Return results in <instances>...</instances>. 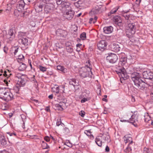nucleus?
Returning a JSON list of instances; mask_svg holds the SVG:
<instances>
[{"label":"nucleus","instance_id":"nucleus-21","mask_svg":"<svg viewBox=\"0 0 153 153\" xmlns=\"http://www.w3.org/2000/svg\"><path fill=\"white\" fill-rule=\"evenodd\" d=\"M102 137L101 136L97 137L95 140V142L96 144L99 146H101L102 145Z\"/></svg>","mask_w":153,"mask_h":153},{"label":"nucleus","instance_id":"nucleus-42","mask_svg":"<svg viewBox=\"0 0 153 153\" xmlns=\"http://www.w3.org/2000/svg\"><path fill=\"white\" fill-rule=\"evenodd\" d=\"M62 103L60 102L59 104H56V108L59 110H63V108L61 105Z\"/></svg>","mask_w":153,"mask_h":153},{"label":"nucleus","instance_id":"nucleus-51","mask_svg":"<svg viewBox=\"0 0 153 153\" xmlns=\"http://www.w3.org/2000/svg\"><path fill=\"white\" fill-rule=\"evenodd\" d=\"M35 76L34 75H33V77H32L31 78V81L32 82H33L34 83H36L37 82H36V80L35 79Z\"/></svg>","mask_w":153,"mask_h":153},{"label":"nucleus","instance_id":"nucleus-49","mask_svg":"<svg viewBox=\"0 0 153 153\" xmlns=\"http://www.w3.org/2000/svg\"><path fill=\"white\" fill-rule=\"evenodd\" d=\"M131 114H129V113H128L127 114L124 115L123 118H124L125 119H127L129 118V117L131 116Z\"/></svg>","mask_w":153,"mask_h":153},{"label":"nucleus","instance_id":"nucleus-4","mask_svg":"<svg viewBox=\"0 0 153 153\" xmlns=\"http://www.w3.org/2000/svg\"><path fill=\"white\" fill-rule=\"evenodd\" d=\"M111 48L113 51L118 52L122 50L123 45L119 42L114 43L111 45Z\"/></svg>","mask_w":153,"mask_h":153},{"label":"nucleus","instance_id":"nucleus-41","mask_svg":"<svg viewBox=\"0 0 153 153\" xmlns=\"http://www.w3.org/2000/svg\"><path fill=\"white\" fill-rule=\"evenodd\" d=\"M26 33H23L22 32H20L18 34V38L19 39L23 38V37H24L25 36Z\"/></svg>","mask_w":153,"mask_h":153},{"label":"nucleus","instance_id":"nucleus-32","mask_svg":"<svg viewBox=\"0 0 153 153\" xmlns=\"http://www.w3.org/2000/svg\"><path fill=\"white\" fill-rule=\"evenodd\" d=\"M24 60V57L23 55L21 54L19 55L17 58V61L18 62L22 63Z\"/></svg>","mask_w":153,"mask_h":153},{"label":"nucleus","instance_id":"nucleus-46","mask_svg":"<svg viewBox=\"0 0 153 153\" xmlns=\"http://www.w3.org/2000/svg\"><path fill=\"white\" fill-rule=\"evenodd\" d=\"M80 38L82 40H84L86 38V33L85 32L82 33L80 36Z\"/></svg>","mask_w":153,"mask_h":153},{"label":"nucleus","instance_id":"nucleus-57","mask_svg":"<svg viewBox=\"0 0 153 153\" xmlns=\"http://www.w3.org/2000/svg\"><path fill=\"white\" fill-rule=\"evenodd\" d=\"M52 0H42V2L43 3H47L48 2H50Z\"/></svg>","mask_w":153,"mask_h":153},{"label":"nucleus","instance_id":"nucleus-45","mask_svg":"<svg viewBox=\"0 0 153 153\" xmlns=\"http://www.w3.org/2000/svg\"><path fill=\"white\" fill-rule=\"evenodd\" d=\"M39 68L40 69V70L42 72H44L46 71V68L42 66L39 65Z\"/></svg>","mask_w":153,"mask_h":153},{"label":"nucleus","instance_id":"nucleus-18","mask_svg":"<svg viewBox=\"0 0 153 153\" xmlns=\"http://www.w3.org/2000/svg\"><path fill=\"white\" fill-rule=\"evenodd\" d=\"M138 116L137 114H133L131 116V118L129 119L130 123H135L138 121Z\"/></svg>","mask_w":153,"mask_h":153},{"label":"nucleus","instance_id":"nucleus-7","mask_svg":"<svg viewBox=\"0 0 153 153\" xmlns=\"http://www.w3.org/2000/svg\"><path fill=\"white\" fill-rule=\"evenodd\" d=\"M106 59L110 63H114L117 60L118 57L116 54L114 53H110L106 57Z\"/></svg>","mask_w":153,"mask_h":153},{"label":"nucleus","instance_id":"nucleus-10","mask_svg":"<svg viewBox=\"0 0 153 153\" xmlns=\"http://www.w3.org/2000/svg\"><path fill=\"white\" fill-rule=\"evenodd\" d=\"M107 45L106 42L105 41L102 40L97 43V48L99 50L103 51L106 49Z\"/></svg>","mask_w":153,"mask_h":153},{"label":"nucleus","instance_id":"nucleus-59","mask_svg":"<svg viewBox=\"0 0 153 153\" xmlns=\"http://www.w3.org/2000/svg\"><path fill=\"white\" fill-rule=\"evenodd\" d=\"M82 46V45L81 44H77L76 45V46L77 47V50H78V48H80V47Z\"/></svg>","mask_w":153,"mask_h":153},{"label":"nucleus","instance_id":"nucleus-34","mask_svg":"<svg viewBox=\"0 0 153 153\" xmlns=\"http://www.w3.org/2000/svg\"><path fill=\"white\" fill-rule=\"evenodd\" d=\"M80 98H82V99L81 100V102L82 103H83L90 100L91 97H82L80 96Z\"/></svg>","mask_w":153,"mask_h":153},{"label":"nucleus","instance_id":"nucleus-22","mask_svg":"<svg viewBox=\"0 0 153 153\" xmlns=\"http://www.w3.org/2000/svg\"><path fill=\"white\" fill-rule=\"evenodd\" d=\"M7 37L10 40H12L14 37V34L13 30L10 29L8 32V34L7 35Z\"/></svg>","mask_w":153,"mask_h":153},{"label":"nucleus","instance_id":"nucleus-58","mask_svg":"<svg viewBox=\"0 0 153 153\" xmlns=\"http://www.w3.org/2000/svg\"><path fill=\"white\" fill-rule=\"evenodd\" d=\"M66 145L69 147H71L72 146V145L70 143H67L66 144Z\"/></svg>","mask_w":153,"mask_h":153},{"label":"nucleus","instance_id":"nucleus-17","mask_svg":"<svg viewBox=\"0 0 153 153\" xmlns=\"http://www.w3.org/2000/svg\"><path fill=\"white\" fill-rule=\"evenodd\" d=\"M113 21L119 26L122 25V19L121 17L119 16H116L114 17Z\"/></svg>","mask_w":153,"mask_h":153},{"label":"nucleus","instance_id":"nucleus-64","mask_svg":"<svg viewBox=\"0 0 153 153\" xmlns=\"http://www.w3.org/2000/svg\"><path fill=\"white\" fill-rule=\"evenodd\" d=\"M46 111H49L50 110V109L49 108H47L46 109Z\"/></svg>","mask_w":153,"mask_h":153},{"label":"nucleus","instance_id":"nucleus-9","mask_svg":"<svg viewBox=\"0 0 153 153\" xmlns=\"http://www.w3.org/2000/svg\"><path fill=\"white\" fill-rule=\"evenodd\" d=\"M45 5L44 10L45 12L46 13H48L49 12H51L53 8V4L51 2L44 3Z\"/></svg>","mask_w":153,"mask_h":153},{"label":"nucleus","instance_id":"nucleus-2","mask_svg":"<svg viewBox=\"0 0 153 153\" xmlns=\"http://www.w3.org/2000/svg\"><path fill=\"white\" fill-rule=\"evenodd\" d=\"M91 66L90 63L89 61L86 62L85 63V66L82 68L79 71V74L80 76L82 78L86 77L88 74V72L90 71L92 73V72L91 71Z\"/></svg>","mask_w":153,"mask_h":153},{"label":"nucleus","instance_id":"nucleus-56","mask_svg":"<svg viewBox=\"0 0 153 153\" xmlns=\"http://www.w3.org/2000/svg\"><path fill=\"white\" fill-rule=\"evenodd\" d=\"M105 151L106 152H108L109 151V148L108 146H106L105 149Z\"/></svg>","mask_w":153,"mask_h":153},{"label":"nucleus","instance_id":"nucleus-37","mask_svg":"<svg viewBox=\"0 0 153 153\" xmlns=\"http://www.w3.org/2000/svg\"><path fill=\"white\" fill-rule=\"evenodd\" d=\"M43 5V4H42L39 5V6L36 7L35 8L36 11L38 12L41 11L42 9Z\"/></svg>","mask_w":153,"mask_h":153},{"label":"nucleus","instance_id":"nucleus-43","mask_svg":"<svg viewBox=\"0 0 153 153\" xmlns=\"http://www.w3.org/2000/svg\"><path fill=\"white\" fill-rule=\"evenodd\" d=\"M145 121L147 122L151 120V118L148 114H146L144 116Z\"/></svg>","mask_w":153,"mask_h":153},{"label":"nucleus","instance_id":"nucleus-63","mask_svg":"<svg viewBox=\"0 0 153 153\" xmlns=\"http://www.w3.org/2000/svg\"><path fill=\"white\" fill-rule=\"evenodd\" d=\"M18 52V49H15V51L14 52V55H16V53L17 52Z\"/></svg>","mask_w":153,"mask_h":153},{"label":"nucleus","instance_id":"nucleus-19","mask_svg":"<svg viewBox=\"0 0 153 153\" xmlns=\"http://www.w3.org/2000/svg\"><path fill=\"white\" fill-rule=\"evenodd\" d=\"M113 30V28L111 26L105 27L103 28V31L106 34H109L111 33Z\"/></svg>","mask_w":153,"mask_h":153},{"label":"nucleus","instance_id":"nucleus-16","mask_svg":"<svg viewBox=\"0 0 153 153\" xmlns=\"http://www.w3.org/2000/svg\"><path fill=\"white\" fill-rule=\"evenodd\" d=\"M5 94L3 99L6 101L11 100L13 98V95L11 92L7 91Z\"/></svg>","mask_w":153,"mask_h":153},{"label":"nucleus","instance_id":"nucleus-6","mask_svg":"<svg viewBox=\"0 0 153 153\" xmlns=\"http://www.w3.org/2000/svg\"><path fill=\"white\" fill-rule=\"evenodd\" d=\"M56 3L57 5H60L62 7H68L71 5L68 0H56Z\"/></svg>","mask_w":153,"mask_h":153},{"label":"nucleus","instance_id":"nucleus-1","mask_svg":"<svg viewBox=\"0 0 153 153\" xmlns=\"http://www.w3.org/2000/svg\"><path fill=\"white\" fill-rule=\"evenodd\" d=\"M141 77L140 74L137 72L133 73L131 75V79L136 87L140 89L143 90L146 86L145 82L141 79Z\"/></svg>","mask_w":153,"mask_h":153},{"label":"nucleus","instance_id":"nucleus-26","mask_svg":"<svg viewBox=\"0 0 153 153\" xmlns=\"http://www.w3.org/2000/svg\"><path fill=\"white\" fill-rule=\"evenodd\" d=\"M52 91L53 92L56 93V94H58L59 93V86L56 85H55L53 86L52 87Z\"/></svg>","mask_w":153,"mask_h":153},{"label":"nucleus","instance_id":"nucleus-23","mask_svg":"<svg viewBox=\"0 0 153 153\" xmlns=\"http://www.w3.org/2000/svg\"><path fill=\"white\" fill-rule=\"evenodd\" d=\"M103 7L101 6H97L96 7L95 11L94 9H93L92 11L95 12L96 13L102 12L103 10Z\"/></svg>","mask_w":153,"mask_h":153},{"label":"nucleus","instance_id":"nucleus-13","mask_svg":"<svg viewBox=\"0 0 153 153\" xmlns=\"http://www.w3.org/2000/svg\"><path fill=\"white\" fill-rule=\"evenodd\" d=\"M143 75V78L145 79H151L153 78V73L149 71H144Z\"/></svg>","mask_w":153,"mask_h":153},{"label":"nucleus","instance_id":"nucleus-15","mask_svg":"<svg viewBox=\"0 0 153 153\" xmlns=\"http://www.w3.org/2000/svg\"><path fill=\"white\" fill-rule=\"evenodd\" d=\"M11 75L10 73V71L9 70H7V71H4L3 74L4 76L7 77V79H5L4 80V82L7 84V85H8V82H10V79L8 78L9 77L10 75Z\"/></svg>","mask_w":153,"mask_h":153},{"label":"nucleus","instance_id":"nucleus-30","mask_svg":"<svg viewBox=\"0 0 153 153\" xmlns=\"http://www.w3.org/2000/svg\"><path fill=\"white\" fill-rule=\"evenodd\" d=\"M22 44L25 46H27L28 45V39L26 38L23 37V38L19 39Z\"/></svg>","mask_w":153,"mask_h":153},{"label":"nucleus","instance_id":"nucleus-5","mask_svg":"<svg viewBox=\"0 0 153 153\" xmlns=\"http://www.w3.org/2000/svg\"><path fill=\"white\" fill-rule=\"evenodd\" d=\"M18 79L17 80V86L14 88V90H16V92L17 93L19 90V87L23 86L25 85L26 81L24 79L21 77L18 78Z\"/></svg>","mask_w":153,"mask_h":153},{"label":"nucleus","instance_id":"nucleus-53","mask_svg":"<svg viewBox=\"0 0 153 153\" xmlns=\"http://www.w3.org/2000/svg\"><path fill=\"white\" fill-rule=\"evenodd\" d=\"M8 50V48L7 47H6L5 46L4 47V51L5 53H7V51Z\"/></svg>","mask_w":153,"mask_h":153},{"label":"nucleus","instance_id":"nucleus-38","mask_svg":"<svg viewBox=\"0 0 153 153\" xmlns=\"http://www.w3.org/2000/svg\"><path fill=\"white\" fill-rule=\"evenodd\" d=\"M69 83V84L73 85L74 87L76 85V80L75 79H72L70 80Z\"/></svg>","mask_w":153,"mask_h":153},{"label":"nucleus","instance_id":"nucleus-33","mask_svg":"<svg viewBox=\"0 0 153 153\" xmlns=\"http://www.w3.org/2000/svg\"><path fill=\"white\" fill-rule=\"evenodd\" d=\"M84 133L86 134L88 136H90V138L91 139L93 138V136L91 134L92 133L91 132V130H85Z\"/></svg>","mask_w":153,"mask_h":153},{"label":"nucleus","instance_id":"nucleus-35","mask_svg":"<svg viewBox=\"0 0 153 153\" xmlns=\"http://www.w3.org/2000/svg\"><path fill=\"white\" fill-rule=\"evenodd\" d=\"M41 144L42 148L43 149H48L49 148V146L44 141L42 142Z\"/></svg>","mask_w":153,"mask_h":153},{"label":"nucleus","instance_id":"nucleus-14","mask_svg":"<svg viewBox=\"0 0 153 153\" xmlns=\"http://www.w3.org/2000/svg\"><path fill=\"white\" fill-rule=\"evenodd\" d=\"M123 139L125 143H129V144L131 145L133 143L132 138L130 134H127L125 135Z\"/></svg>","mask_w":153,"mask_h":153},{"label":"nucleus","instance_id":"nucleus-12","mask_svg":"<svg viewBox=\"0 0 153 153\" xmlns=\"http://www.w3.org/2000/svg\"><path fill=\"white\" fill-rule=\"evenodd\" d=\"M126 31L127 32H129L131 35L135 33V24L134 23H129L128 25Z\"/></svg>","mask_w":153,"mask_h":153},{"label":"nucleus","instance_id":"nucleus-25","mask_svg":"<svg viewBox=\"0 0 153 153\" xmlns=\"http://www.w3.org/2000/svg\"><path fill=\"white\" fill-rule=\"evenodd\" d=\"M90 91L88 90H85L80 96L82 97H89Z\"/></svg>","mask_w":153,"mask_h":153},{"label":"nucleus","instance_id":"nucleus-24","mask_svg":"<svg viewBox=\"0 0 153 153\" xmlns=\"http://www.w3.org/2000/svg\"><path fill=\"white\" fill-rule=\"evenodd\" d=\"M0 142L1 144L3 146L5 145L7 143L5 137L1 134H0Z\"/></svg>","mask_w":153,"mask_h":153},{"label":"nucleus","instance_id":"nucleus-20","mask_svg":"<svg viewBox=\"0 0 153 153\" xmlns=\"http://www.w3.org/2000/svg\"><path fill=\"white\" fill-rule=\"evenodd\" d=\"M7 92V91L5 88H0V98L3 99Z\"/></svg>","mask_w":153,"mask_h":153},{"label":"nucleus","instance_id":"nucleus-40","mask_svg":"<svg viewBox=\"0 0 153 153\" xmlns=\"http://www.w3.org/2000/svg\"><path fill=\"white\" fill-rule=\"evenodd\" d=\"M97 19V16H95L94 18H91L89 19V23H94Z\"/></svg>","mask_w":153,"mask_h":153},{"label":"nucleus","instance_id":"nucleus-50","mask_svg":"<svg viewBox=\"0 0 153 153\" xmlns=\"http://www.w3.org/2000/svg\"><path fill=\"white\" fill-rule=\"evenodd\" d=\"M120 121L122 122H130L129 119H123V117L121 118Z\"/></svg>","mask_w":153,"mask_h":153},{"label":"nucleus","instance_id":"nucleus-11","mask_svg":"<svg viewBox=\"0 0 153 153\" xmlns=\"http://www.w3.org/2000/svg\"><path fill=\"white\" fill-rule=\"evenodd\" d=\"M117 72L120 77L123 79H126L128 78L127 74L126 72V70L123 67L121 68L118 71H117Z\"/></svg>","mask_w":153,"mask_h":153},{"label":"nucleus","instance_id":"nucleus-27","mask_svg":"<svg viewBox=\"0 0 153 153\" xmlns=\"http://www.w3.org/2000/svg\"><path fill=\"white\" fill-rule=\"evenodd\" d=\"M57 69L61 71L62 73H65L67 72V69L64 68L63 66L58 65L57 66Z\"/></svg>","mask_w":153,"mask_h":153},{"label":"nucleus","instance_id":"nucleus-52","mask_svg":"<svg viewBox=\"0 0 153 153\" xmlns=\"http://www.w3.org/2000/svg\"><path fill=\"white\" fill-rule=\"evenodd\" d=\"M44 140L48 142L50 141V138L48 136H46L44 137Z\"/></svg>","mask_w":153,"mask_h":153},{"label":"nucleus","instance_id":"nucleus-47","mask_svg":"<svg viewBox=\"0 0 153 153\" xmlns=\"http://www.w3.org/2000/svg\"><path fill=\"white\" fill-rule=\"evenodd\" d=\"M131 145H128V146L126 148V149H125V151L126 152H131V147L130 146Z\"/></svg>","mask_w":153,"mask_h":153},{"label":"nucleus","instance_id":"nucleus-29","mask_svg":"<svg viewBox=\"0 0 153 153\" xmlns=\"http://www.w3.org/2000/svg\"><path fill=\"white\" fill-rule=\"evenodd\" d=\"M127 62V59L126 57H122L120 59V61L119 64L122 66H123L125 65Z\"/></svg>","mask_w":153,"mask_h":153},{"label":"nucleus","instance_id":"nucleus-28","mask_svg":"<svg viewBox=\"0 0 153 153\" xmlns=\"http://www.w3.org/2000/svg\"><path fill=\"white\" fill-rule=\"evenodd\" d=\"M102 137V139H103L104 141L109 142L110 141V136L107 134H104L103 135H100Z\"/></svg>","mask_w":153,"mask_h":153},{"label":"nucleus","instance_id":"nucleus-61","mask_svg":"<svg viewBox=\"0 0 153 153\" xmlns=\"http://www.w3.org/2000/svg\"><path fill=\"white\" fill-rule=\"evenodd\" d=\"M53 97V94H51L48 96V98L50 99H52Z\"/></svg>","mask_w":153,"mask_h":153},{"label":"nucleus","instance_id":"nucleus-60","mask_svg":"<svg viewBox=\"0 0 153 153\" xmlns=\"http://www.w3.org/2000/svg\"><path fill=\"white\" fill-rule=\"evenodd\" d=\"M141 0H136V4H140Z\"/></svg>","mask_w":153,"mask_h":153},{"label":"nucleus","instance_id":"nucleus-31","mask_svg":"<svg viewBox=\"0 0 153 153\" xmlns=\"http://www.w3.org/2000/svg\"><path fill=\"white\" fill-rule=\"evenodd\" d=\"M27 67L26 65L24 63H22L19 67L18 69L20 71H23L25 70Z\"/></svg>","mask_w":153,"mask_h":153},{"label":"nucleus","instance_id":"nucleus-62","mask_svg":"<svg viewBox=\"0 0 153 153\" xmlns=\"http://www.w3.org/2000/svg\"><path fill=\"white\" fill-rule=\"evenodd\" d=\"M59 31L60 32H62V33H65V30H59Z\"/></svg>","mask_w":153,"mask_h":153},{"label":"nucleus","instance_id":"nucleus-36","mask_svg":"<svg viewBox=\"0 0 153 153\" xmlns=\"http://www.w3.org/2000/svg\"><path fill=\"white\" fill-rule=\"evenodd\" d=\"M66 49L68 52L71 53L73 51L72 46H66Z\"/></svg>","mask_w":153,"mask_h":153},{"label":"nucleus","instance_id":"nucleus-54","mask_svg":"<svg viewBox=\"0 0 153 153\" xmlns=\"http://www.w3.org/2000/svg\"><path fill=\"white\" fill-rule=\"evenodd\" d=\"M29 65H30V66L31 69L32 70V72H33L34 73L35 72V69L34 68H32V65L31 64V63H30Z\"/></svg>","mask_w":153,"mask_h":153},{"label":"nucleus","instance_id":"nucleus-44","mask_svg":"<svg viewBox=\"0 0 153 153\" xmlns=\"http://www.w3.org/2000/svg\"><path fill=\"white\" fill-rule=\"evenodd\" d=\"M123 16L126 20H129L130 18L129 14H128L126 13H125L123 14Z\"/></svg>","mask_w":153,"mask_h":153},{"label":"nucleus","instance_id":"nucleus-48","mask_svg":"<svg viewBox=\"0 0 153 153\" xmlns=\"http://www.w3.org/2000/svg\"><path fill=\"white\" fill-rule=\"evenodd\" d=\"M85 112L83 111H81L79 113V114L82 117H84L85 115Z\"/></svg>","mask_w":153,"mask_h":153},{"label":"nucleus","instance_id":"nucleus-3","mask_svg":"<svg viewBox=\"0 0 153 153\" xmlns=\"http://www.w3.org/2000/svg\"><path fill=\"white\" fill-rule=\"evenodd\" d=\"M62 11H64V16L68 19H71L74 16V12L72 10L70 7H62Z\"/></svg>","mask_w":153,"mask_h":153},{"label":"nucleus","instance_id":"nucleus-8","mask_svg":"<svg viewBox=\"0 0 153 153\" xmlns=\"http://www.w3.org/2000/svg\"><path fill=\"white\" fill-rule=\"evenodd\" d=\"M25 5V3L23 1H20L19 3L17 4V6L16 10H15L14 11V14H16V13L17 11H18L19 14L18 15L20 14V13L22 12V10H23L24 7Z\"/></svg>","mask_w":153,"mask_h":153},{"label":"nucleus","instance_id":"nucleus-39","mask_svg":"<svg viewBox=\"0 0 153 153\" xmlns=\"http://www.w3.org/2000/svg\"><path fill=\"white\" fill-rule=\"evenodd\" d=\"M119 8V7L114 8L110 12L108 13V15L109 16L111 14H113L115 13Z\"/></svg>","mask_w":153,"mask_h":153},{"label":"nucleus","instance_id":"nucleus-55","mask_svg":"<svg viewBox=\"0 0 153 153\" xmlns=\"http://www.w3.org/2000/svg\"><path fill=\"white\" fill-rule=\"evenodd\" d=\"M8 134H9V135L10 136H16V134L14 133H10V132H9L7 133Z\"/></svg>","mask_w":153,"mask_h":153}]
</instances>
